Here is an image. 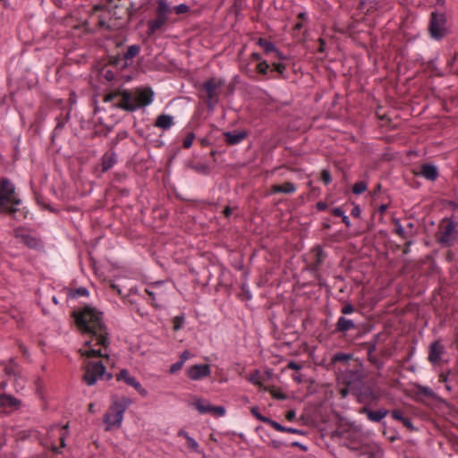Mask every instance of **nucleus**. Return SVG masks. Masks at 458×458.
Listing matches in <instances>:
<instances>
[{"label": "nucleus", "mask_w": 458, "mask_h": 458, "mask_svg": "<svg viewBox=\"0 0 458 458\" xmlns=\"http://www.w3.org/2000/svg\"><path fill=\"white\" fill-rule=\"evenodd\" d=\"M72 317L85 337L84 348L80 350L81 355L87 358H107L109 340L102 312L89 305H85L74 310Z\"/></svg>", "instance_id": "obj_1"}, {"label": "nucleus", "mask_w": 458, "mask_h": 458, "mask_svg": "<svg viewBox=\"0 0 458 458\" xmlns=\"http://www.w3.org/2000/svg\"><path fill=\"white\" fill-rule=\"evenodd\" d=\"M154 91L148 87H139L134 89H118L108 93L105 102H114L118 108L134 112L148 106L154 100Z\"/></svg>", "instance_id": "obj_2"}, {"label": "nucleus", "mask_w": 458, "mask_h": 458, "mask_svg": "<svg viewBox=\"0 0 458 458\" xmlns=\"http://www.w3.org/2000/svg\"><path fill=\"white\" fill-rule=\"evenodd\" d=\"M172 14L173 6L167 0H158L154 17L147 22L146 34L148 38H153L156 35L165 32L168 24L175 22L176 20L172 17Z\"/></svg>", "instance_id": "obj_3"}, {"label": "nucleus", "mask_w": 458, "mask_h": 458, "mask_svg": "<svg viewBox=\"0 0 458 458\" xmlns=\"http://www.w3.org/2000/svg\"><path fill=\"white\" fill-rule=\"evenodd\" d=\"M21 204V199L16 192L15 186L7 178L0 179V212L8 213L17 217L20 211L18 206Z\"/></svg>", "instance_id": "obj_4"}, {"label": "nucleus", "mask_w": 458, "mask_h": 458, "mask_svg": "<svg viewBox=\"0 0 458 458\" xmlns=\"http://www.w3.org/2000/svg\"><path fill=\"white\" fill-rule=\"evenodd\" d=\"M131 403L132 401L127 397L113 400L108 411L104 416L106 431L110 430L112 427H120L123 420V413Z\"/></svg>", "instance_id": "obj_5"}, {"label": "nucleus", "mask_w": 458, "mask_h": 458, "mask_svg": "<svg viewBox=\"0 0 458 458\" xmlns=\"http://www.w3.org/2000/svg\"><path fill=\"white\" fill-rule=\"evenodd\" d=\"M221 91V81L216 78H211L201 85L199 96L209 109H213L218 103Z\"/></svg>", "instance_id": "obj_6"}, {"label": "nucleus", "mask_w": 458, "mask_h": 458, "mask_svg": "<svg viewBox=\"0 0 458 458\" xmlns=\"http://www.w3.org/2000/svg\"><path fill=\"white\" fill-rule=\"evenodd\" d=\"M428 33L431 38L439 41L448 34L447 18L445 13L432 12L428 23Z\"/></svg>", "instance_id": "obj_7"}, {"label": "nucleus", "mask_w": 458, "mask_h": 458, "mask_svg": "<svg viewBox=\"0 0 458 458\" xmlns=\"http://www.w3.org/2000/svg\"><path fill=\"white\" fill-rule=\"evenodd\" d=\"M457 225L449 218L443 219L436 234L437 242L443 246L449 247L458 240Z\"/></svg>", "instance_id": "obj_8"}, {"label": "nucleus", "mask_w": 458, "mask_h": 458, "mask_svg": "<svg viewBox=\"0 0 458 458\" xmlns=\"http://www.w3.org/2000/svg\"><path fill=\"white\" fill-rule=\"evenodd\" d=\"M140 45L134 44L128 47L123 55H116L109 57V64L116 68L123 69L131 64L133 59L140 53Z\"/></svg>", "instance_id": "obj_9"}, {"label": "nucleus", "mask_w": 458, "mask_h": 458, "mask_svg": "<svg viewBox=\"0 0 458 458\" xmlns=\"http://www.w3.org/2000/svg\"><path fill=\"white\" fill-rule=\"evenodd\" d=\"M255 70L258 74L267 76L268 79H279L284 77L286 66L282 63H273L271 67L267 61L265 60L257 63Z\"/></svg>", "instance_id": "obj_10"}, {"label": "nucleus", "mask_w": 458, "mask_h": 458, "mask_svg": "<svg viewBox=\"0 0 458 458\" xmlns=\"http://www.w3.org/2000/svg\"><path fill=\"white\" fill-rule=\"evenodd\" d=\"M84 369L83 378L89 386L94 385L106 373V367L101 361H88Z\"/></svg>", "instance_id": "obj_11"}, {"label": "nucleus", "mask_w": 458, "mask_h": 458, "mask_svg": "<svg viewBox=\"0 0 458 458\" xmlns=\"http://www.w3.org/2000/svg\"><path fill=\"white\" fill-rule=\"evenodd\" d=\"M364 377L362 367L360 364L352 369L344 371L340 377L339 381L344 386L357 389Z\"/></svg>", "instance_id": "obj_12"}, {"label": "nucleus", "mask_w": 458, "mask_h": 458, "mask_svg": "<svg viewBox=\"0 0 458 458\" xmlns=\"http://www.w3.org/2000/svg\"><path fill=\"white\" fill-rule=\"evenodd\" d=\"M191 405L193 406L199 413H209L216 418L225 416L226 413L225 407L211 405L208 401L197 397L191 401Z\"/></svg>", "instance_id": "obj_13"}, {"label": "nucleus", "mask_w": 458, "mask_h": 458, "mask_svg": "<svg viewBox=\"0 0 458 458\" xmlns=\"http://www.w3.org/2000/svg\"><path fill=\"white\" fill-rule=\"evenodd\" d=\"M116 380L123 381L128 386H132L141 396H146L148 391L142 387L141 384L134 377H131L127 369H122L116 374Z\"/></svg>", "instance_id": "obj_14"}, {"label": "nucleus", "mask_w": 458, "mask_h": 458, "mask_svg": "<svg viewBox=\"0 0 458 458\" xmlns=\"http://www.w3.org/2000/svg\"><path fill=\"white\" fill-rule=\"evenodd\" d=\"M14 236L30 249H38L41 246L40 240L25 229H16L14 231Z\"/></svg>", "instance_id": "obj_15"}, {"label": "nucleus", "mask_w": 458, "mask_h": 458, "mask_svg": "<svg viewBox=\"0 0 458 458\" xmlns=\"http://www.w3.org/2000/svg\"><path fill=\"white\" fill-rule=\"evenodd\" d=\"M21 401L7 394H0V410L3 412L10 413L19 409Z\"/></svg>", "instance_id": "obj_16"}, {"label": "nucleus", "mask_w": 458, "mask_h": 458, "mask_svg": "<svg viewBox=\"0 0 458 458\" xmlns=\"http://www.w3.org/2000/svg\"><path fill=\"white\" fill-rule=\"evenodd\" d=\"M359 329V326L357 322L354 319L348 318L344 316H341L338 318L335 327V333H339L343 335H346L347 332L351 330H356Z\"/></svg>", "instance_id": "obj_17"}, {"label": "nucleus", "mask_w": 458, "mask_h": 458, "mask_svg": "<svg viewBox=\"0 0 458 458\" xmlns=\"http://www.w3.org/2000/svg\"><path fill=\"white\" fill-rule=\"evenodd\" d=\"M257 44L263 50L264 54L271 56L273 58H276L278 60H284L285 56L276 49L274 43L265 38H259Z\"/></svg>", "instance_id": "obj_18"}, {"label": "nucleus", "mask_w": 458, "mask_h": 458, "mask_svg": "<svg viewBox=\"0 0 458 458\" xmlns=\"http://www.w3.org/2000/svg\"><path fill=\"white\" fill-rule=\"evenodd\" d=\"M210 367L208 364H196L190 367L187 376L192 380H200L210 375Z\"/></svg>", "instance_id": "obj_19"}, {"label": "nucleus", "mask_w": 458, "mask_h": 458, "mask_svg": "<svg viewBox=\"0 0 458 458\" xmlns=\"http://www.w3.org/2000/svg\"><path fill=\"white\" fill-rule=\"evenodd\" d=\"M326 257L327 255L325 251L319 246L314 247L310 253V270L314 272L318 271L322 263L324 262Z\"/></svg>", "instance_id": "obj_20"}, {"label": "nucleus", "mask_w": 458, "mask_h": 458, "mask_svg": "<svg viewBox=\"0 0 458 458\" xmlns=\"http://www.w3.org/2000/svg\"><path fill=\"white\" fill-rule=\"evenodd\" d=\"M445 352V347L439 341H435L429 346L428 360L434 364H439L442 360V355Z\"/></svg>", "instance_id": "obj_21"}, {"label": "nucleus", "mask_w": 458, "mask_h": 458, "mask_svg": "<svg viewBox=\"0 0 458 458\" xmlns=\"http://www.w3.org/2000/svg\"><path fill=\"white\" fill-rule=\"evenodd\" d=\"M360 413L366 414L367 418L373 422H380L388 413L389 411L386 409H379L377 411H372L368 407H362Z\"/></svg>", "instance_id": "obj_22"}, {"label": "nucleus", "mask_w": 458, "mask_h": 458, "mask_svg": "<svg viewBox=\"0 0 458 458\" xmlns=\"http://www.w3.org/2000/svg\"><path fill=\"white\" fill-rule=\"evenodd\" d=\"M445 70L448 73L458 76V50L446 55Z\"/></svg>", "instance_id": "obj_23"}, {"label": "nucleus", "mask_w": 458, "mask_h": 458, "mask_svg": "<svg viewBox=\"0 0 458 458\" xmlns=\"http://www.w3.org/2000/svg\"><path fill=\"white\" fill-rule=\"evenodd\" d=\"M117 162V155L114 151H107L101 158V171L102 173L107 172Z\"/></svg>", "instance_id": "obj_24"}, {"label": "nucleus", "mask_w": 458, "mask_h": 458, "mask_svg": "<svg viewBox=\"0 0 458 458\" xmlns=\"http://www.w3.org/2000/svg\"><path fill=\"white\" fill-rule=\"evenodd\" d=\"M296 186L291 182H284L283 184H274L271 186L272 193H285L292 194L296 191Z\"/></svg>", "instance_id": "obj_25"}, {"label": "nucleus", "mask_w": 458, "mask_h": 458, "mask_svg": "<svg viewBox=\"0 0 458 458\" xmlns=\"http://www.w3.org/2000/svg\"><path fill=\"white\" fill-rule=\"evenodd\" d=\"M424 178L429 181H435L438 176L437 169L435 165L430 164H424L421 165L420 173Z\"/></svg>", "instance_id": "obj_26"}, {"label": "nucleus", "mask_w": 458, "mask_h": 458, "mask_svg": "<svg viewBox=\"0 0 458 458\" xmlns=\"http://www.w3.org/2000/svg\"><path fill=\"white\" fill-rule=\"evenodd\" d=\"M154 125L162 130H168L174 125V118L169 114H160L157 117Z\"/></svg>", "instance_id": "obj_27"}, {"label": "nucleus", "mask_w": 458, "mask_h": 458, "mask_svg": "<svg viewBox=\"0 0 458 458\" xmlns=\"http://www.w3.org/2000/svg\"><path fill=\"white\" fill-rule=\"evenodd\" d=\"M115 0H104L103 2L96 4L93 7L94 12L98 11H107L111 13L114 9L118 8V4L114 3Z\"/></svg>", "instance_id": "obj_28"}, {"label": "nucleus", "mask_w": 458, "mask_h": 458, "mask_svg": "<svg viewBox=\"0 0 458 458\" xmlns=\"http://www.w3.org/2000/svg\"><path fill=\"white\" fill-rule=\"evenodd\" d=\"M248 136L246 130L231 131V145H236L242 142Z\"/></svg>", "instance_id": "obj_29"}, {"label": "nucleus", "mask_w": 458, "mask_h": 458, "mask_svg": "<svg viewBox=\"0 0 458 458\" xmlns=\"http://www.w3.org/2000/svg\"><path fill=\"white\" fill-rule=\"evenodd\" d=\"M248 380L252 384L259 386L260 389L264 391L267 390V386H263L262 376L258 370H255L252 374H250V377H248Z\"/></svg>", "instance_id": "obj_30"}, {"label": "nucleus", "mask_w": 458, "mask_h": 458, "mask_svg": "<svg viewBox=\"0 0 458 458\" xmlns=\"http://www.w3.org/2000/svg\"><path fill=\"white\" fill-rule=\"evenodd\" d=\"M159 285V283H155L153 284H150L148 288L145 289V293L148 295L149 299L148 300V303L151 305L157 307L156 304V295L157 293L154 291V288L157 287Z\"/></svg>", "instance_id": "obj_31"}, {"label": "nucleus", "mask_w": 458, "mask_h": 458, "mask_svg": "<svg viewBox=\"0 0 458 458\" xmlns=\"http://www.w3.org/2000/svg\"><path fill=\"white\" fill-rule=\"evenodd\" d=\"M416 394L418 395H423L429 398H433L435 396V393L430 387L420 385L416 386Z\"/></svg>", "instance_id": "obj_32"}, {"label": "nucleus", "mask_w": 458, "mask_h": 458, "mask_svg": "<svg viewBox=\"0 0 458 458\" xmlns=\"http://www.w3.org/2000/svg\"><path fill=\"white\" fill-rule=\"evenodd\" d=\"M352 358V355L350 353H344V352H337L332 357V362L337 363V362H347Z\"/></svg>", "instance_id": "obj_33"}, {"label": "nucleus", "mask_w": 458, "mask_h": 458, "mask_svg": "<svg viewBox=\"0 0 458 458\" xmlns=\"http://www.w3.org/2000/svg\"><path fill=\"white\" fill-rule=\"evenodd\" d=\"M100 76L106 81H112L115 78L114 72L108 67H105L101 70Z\"/></svg>", "instance_id": "obj_34"}, {"label": "nucleus", "mask_w": 458, "mask_h": 458, "mask_svg": "<svg viewBox=\"0 0 458 458\" xmlns=\"http://www.w3.org/2000/svg\"><path fill=\"white\" fill-rule=\"evenodd\" d=\"M367 190V183L363 181L357 182L352 186V192L354 194H361Z\"/></svg>", "instance_id": "obj_35"}, {"label": "nucleus", "mask_w": 458, "mask_h": 458, "mask_svg": "<svg viewBox=\"0 0 458 458\" xmlns=\"http://www.w3.org/2000/svg\"><path fill=\"white\" fill-rule=\"evenodd\" d=\"M394 233L403 239H407V234L398 220L394 221Z\"/></svg>", "instance_id": "obj_36"}, {"label": "nucleus", "mask_w": 458, "mask_h": 458, "mask_svg": "<svg viewBox=\"0 0 458 458\" xmlns=\"http://www.w3.org/2000/svg\"><path fill=\"white\" fill-rule=\"evenodd\" d=\"M184 318L182 316H176L173 318V329L178 331L182 327Z\"/></svg>", "instance_id": "obj_37"}, {"label": "nucleus", "mask_w": 458, "mask_h": 458, "mask_svg": "<svg viewBox=\"0 0 458 458\" xmlns=\"http://www.w3.org/2000/svg\"><path fill=\"white\" fill-rule=\"evenodd\" d=\"M267 391L269 392L275 399L285 400L287 398L286 394L281 392L279 389H270L267 387Z\"/></svg>", "instance_id": "obj_38"}, {"label": "nucleus", "mask_w": 458, "mask_h": 458, "mask_svg": "<svg viewBox=\"0 0 458 458\" xmlns=\"http://www.w3.org/2000/svg\"><path fill=\"white\" fill-rule=\"evenodd\" d=\"M194 138H195L194 133H192V132L187 133V135L185 136V138L182 140L183 148H191Z\"/></svg>", "instance_id": "obj_39"}, {"label": "nucleus", "mask_w": 458, "mask_h": 458, "mask_svg": "<svg viewBox=\"0 0 458 458\" xmlns=\"http://www.w3.org/2000/svg\"><path fill=\"white\" fill-rule=\"evenodd\" d=\"M266 424L270 425L275 430L279 432H284L286 430V428L279 424L278 422L272 420L271 419H267Z\"/></svg>", "instance_id": "obj_40"}, {"label": "nucleus", "mask_w": 458, "mask_h": 458, "mask_svg": "<svg viewBox=\"0 0 458 458\" xmlns=\"http://www.w3.org/2000/svg\"><path fill=\"white\" fill-rule=\"evenodd\" d=\"M89 294V292L86 288H83V287H80L74 291H72L71 293H70V296L72 298H77L79 296H87Z\"/></svg>", "instance_id": "obj_41"}, {"label": "nucleus", "mask_w": 458, "mask_h": 458, "mask_svg": "<svg viewBox=\"0 0 458 458\" xmlns=\"http://www.w3.org/2000/svg\"><path fill=\"white\" fill-rule=\"evenodd\" d=\"M189 11V6L185 4H181L176 6H173V13H175L176 14H182L186 13Z\"/></svg>", "instance_id": "obj_42"}, {"label": "nucleus", "mask_w": 458, "mask_h": 458, "mask_svg": "<svg viewBox=\"0 0 458 458\" xmlns=\"http://www.w3.org/2000/svg\"><path fill=\"white\" fill-rule=\"evenodd\" d=\"M354 311H355L354 306L350 303H347L341 308V313L344 317H345V315H350V314L353 313Z\"/></svg>", "instance_id": "obj_43"}, {"label": "nucleus", "mask_w": 458, "mask_h": 458, "mask_svg": "<svg viewBox=\"0 0 458 458\" xmlns=\"http://www.w3.org/2000/svg\"><path fill=\"white\" fill-rule=\"evenodd\" d=\"M251 413L252 415L257 419L259 420V421H262L264 423L267 422V417L263 416L259 411V409L257 407H253L251 408Z\"/></svg>", "instance_id": "obj_44"}, {"label": "nucleus", "mask_w": 458, "mask_h": 458, "mask_svg": "<svg viewBox=\"0 0 458 458\" xmlns=\"http://www.w3.org/2000/svg\"><path fill=\"white\" fill-rule=\"evenodd\" d=\"M320 179L325 184H329L332 181L331 174L327 170H322Z\"/></svg>", "instance_id": "obj_45"}, {"label": "nucleus", "mask_w": 458, "mask_h": 458, "mask_svg": "<svg viewBox=\"0 0 458 458\" xmlns=\"http://www.w3.org/2000/svg\"><path fill=\"white\" fill-rule=\"evenodd\" d=\"M187 445H188L189 448L192 449L196 453H199V444L192 437H188V439H187Z\"/></svg>", "instance_id": "obj_46"}, {"label": "nucleus", "mask_w": 458, "mask_h": 458, "mask_svg": "<svg viewBox=\"0 0 458 458\" xmlns=\"http://www.w3.org/2000/svg\"><path fill=\"white\" fill-rule=\"evenodd\" d=\"M192 168L199 174H206L208 173V167L204 164H198L193 165Z\"/></svg>", "instance_id": "obj_47"}, {"label": "nucleus", "mask_w": 458, "mask_h": 458, "mask_svg": "<svg viewBox=\"0 0 458 458\" xmlns=\"http://www.w3.org/2000/svg\"><path fill=\"white\" fill-rule=\"evenodd\" d=\"M369 360L377 369H380L383 365L382 362L378 360L377 357L371 354V352H369Z\"/></svg>", "instance_id": "obj_48"}, {"label": "nucleus", "mask_w": 458, "mask_h": 458, "mask_svg": "<svg viewBox=\"0 0 458 458\" xmlns=\"http://www.w3.org/2000/svg\"><path fill=\"white\" fill-rule=\"evenodd\" d=\"M391 416L394 420L400 421L404 415L401 410H393L391 411Z\"/></svg>", "instance_id": "obj_49"}, {"label": "nucleus", "mask_w": 458, "mask_h": 458, "mask_svg": "<svg viewBox=\"0 0 458 458\" xmlns=\"http://www.w3.org/2000/svg\"><path fill=\"white\" fill-rule=\"evenodd\" d=\"M304 27V22L303 21H299L298 22H296L293 26V36L294 37H297V33L301 30L303 29Z\"/></svg>", "instance_id": "obj_50"}, {"label": "nucleus", "mask_w": 458, "mask_h": 458, "mask_svg": "<svg viewBox=\"0 0 458 458\" xmlns=\"http://www.w3.org/2000/svg\"><path fill=\"white\" fill-rule=\"evenodd\" d=\"M98 25L100 27V28H109L110 26L107 24L106 22V15H100L98 17Z\"/></svg>", "instance_id": "obj_51"}, {"label": "nucleus", "mask_w": 458, "mask_h": 458, "mask_svg": "<svg viewBox=\"0 0 458 458\" xmlns=\"http://www.w3.org/2000/svg\"><path fill=\"white\" fill-rule=\"evenodd\" d=\"M352 390H355V389H354L353 387H349L348 386H344V387L341 388V389L339 390V392H340L341 396H342L343 398H344V397H346V396L349 394V393H350L351 391H352Z\"/></svg>", "instance_id": "obj_52"}, {"label": "nucleus", "mask_w": 458, "mask_h": 458, "mask_svg": "<svg viewBox=\"0 0 458 458\" xmlns=\"http://www.w3.org/2000/svg\"><path fill=\"white\" fill-rule=\"evenodd\" d=\"M182 366L183 364L181 361H177L170 367V372L172 374L176 373L178 370L182 369Z\"/></svg>", "instance_id": "obj_53"}, {"label": "nucleus", "mask_w": 458, "mask_h": 458, "mask_svg": "<svg viewBox=\"0 0 458 458\" xmlns=\"http://www.w3.org/2000/svg\"><path fill=\"white\" fill-rule=\"evenodd\" d=\"M190 357H191V352H190L189 351H187V350H186V351H184V352L181 354V356H180V360H179V361H181L182 364H184V362H185L186 360H188L190 359Z\"/></svg>", "instance_id": "obj_54"}, {"label": "nucleus", "mask_w": 458, "mask_h": 458, "mask_svg": "<svg viewBox=\"0 0 458 458\" xmlns=\"http://www.w3.org/2000/svg\"><path fill=\"white\" fill-rule=\"evenodd\" d=\"M332 215L336 217H343V216L344 215V212L340 208H335L332 209Z\"/></svg>", "instance_id": "obj_55"}, {"label": "nucleus", "mask_w": 458, "mask_h": 458, "mask_svg": "<svg viewBox=\"0 0 458 458\" xmlns=\"http://www.w3.org/2000/svg\"><path fill=\"white\" fill-rule=\"evenodd\" d=\"M403 425L411 431L416 430L415 427L413 426L411 420L409 418L405 420V422Z\"/></svg>", "instance_id": "obj_56"}, {"label": "nucleus", "mask_w": 458, "mask_h": 458, "mask_svg": "<svg viewBox=\"0 0 458 458\" xmlns=\"http://www.w3.org/2000/svg\"><path fill=\"white\" fill-rule=\"evenodd\" d=\"M381 456L382 452L379 449H376L369 454L368 458H381Z\"/></svg>", "instance_id": "obj_57"}, {"label": "nucleus", "mask_w": 458, "mask_h": 458, "mask_svg": "<svg viewBox=\"0 0 458 458\" xmlns=\"http://www.w3.org/2000/svg\"><path fill=\"white\" fill-rule=\"evenodd\" d=\"M296 417V412L293 410H290L286 412L285 418L289 421H293Z\"/></svg>", "instance_id": "obj_58"}, {"label": "nucleus", "mask_w": 458, "mask_h": 458, "mask_svg": "<svg viewBox=\"0 0 458 458\" xmlns=\"http://www.w3.org/2000/svg\"><path fill=\"white\" fill-rule=\"evenodd\" d=\"M287 368L293 370H300L301 366L294 361H290L287 365Z\"/></svg>", "instance_id": "obj_59"}, {"label": "nucleus", "mask_w": 458, "mask_h": 458, "mask_svg": "<svg viewBox=\"0 0 458 458\" xmlns=\"http://www.w3.org/2000/svg\"><path fill=\"white\" fill-rule=\"evenodd\" d=\"M216 134H221L224 137V141L228 145L229 144V132H221L219 130L215 131Z\"/></svg>", "instance_id": "obj_60"}, {"label": "nucleus", "mask_w": 458, "mask_h": 458, "mask_svg": "<svg viewBox=\"0 0 458 458\" xmlns=\"http://www.w3.org/2000/svg\"><path fill=\"white\" fill-rule=\"evenodd\" d=\"M351 215L354 217L360 216V208L358 206L353 207L352 209L351 210Z\"/></svg>", "instance_id": "obj_61"}, {"label": "nucleus", "mask_w": 458, "mask_h": 458, "mask_svg": "<svg viewBox=\"0 0 458 458\" xmlns=\"http://www.w3.org/2000/svg\"><path fill=\"white\" fill-rule=\"evenodd\" d=\"M299 21L305 22L308 20V14L304 12L299 13L297 15Z\"/></svg>", "instance_id": "obj_62"}, {"label": "nucleus", "mask_w": 458, "mask_h": 458, "mask_svg": "<svg viewBox=\"0 0 458 458\" xmlns=\"http://www.w3.org/2000/svg\"><path fill=\"white\" fill-rule=\"evenodd\" d=\"M110 288L116 292L119 295H122V290L120 289L119 285L115 284L114 283H111Z\"/></svg>", "instance_id": "obj_63"}, {"label": "nucleus", "mask_w": 458, "mask_h": 458, "mask_svg": "<svg viewBox=\"0 0 458 458\" xmlns=\"http://www.w3.org/2000/svg\"><path fill=\"white\" fill-rule=\"evenodd\" d=\"M65 123H66V120H59L57 122V124H56L55 128V131H58V130L63 129L64 127Z\"/></svg>", "instance_id": "obj_64"}]
</instances>
